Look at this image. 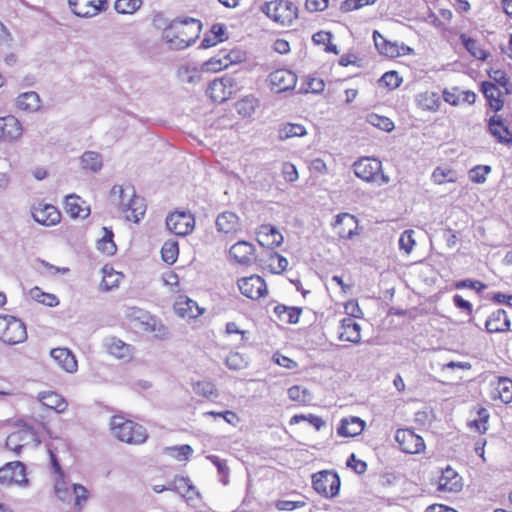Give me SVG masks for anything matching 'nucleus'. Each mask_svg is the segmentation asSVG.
<instances>
[{
	"label": "nucleus",
	"mask_w": 512,
	"mask_h": 512,
	"mask_svg": "<svg viewBox=\"0 0 512 512\" xmlns=\"http://www.w3.org/2000/svg\"><path fill=\"white\" fill-rule=\"evenodd\" d=\"M201 30L202 23L198 19L176 18L164 29L162 37L170 49L183 50L195 43Z\"/></svg>",
	"instance_id": "obj_1"
},
{
	"label": "nucleus",
	"mask_w": 512,
	"mask_h": 512,
	"mask_svg": "<svg viewBox=\"0 0 512 512\" xmlns=\"http://www.w3.org/2000/svg\"><path fill=\"white\" fill-rule=\"evenodd\" d=\"M110 430L119 441L130 445H140L148 438L147 430L142 425L120 415L111 417Z\"/></svg>",
	"instance_id": "obj_2"
},
{
	"label": "nucleus",
	"mask_w": 512,
	"mask_h": 512,
	"mask_svg": "<svg viewBox=\"0 0 512 512\" xmlns=\"http://www.w3.org/2000/svg\"><path fill=\"white\" fill-rule=\"evenodd\" d=\"M260 10L275 23L289 26L297 18L298 8L290 0H271L261 5Z\"/></svg>",
	"instance_id": "obj_3"
},
{
	"label": "nucleus",
	"mask_w": 512,
	"mask_h": 512,
	"mask_svg": "<svg viewBox=\"0 0 512 512\" xmlns=\"http://www.w3.org/2000/svg\"><path fill=\"white\" fill-rule=\"evenodd\" d=\"M340 485V477L334 471L322 470L312 475L314 490L326 498L336 497L339 494Z\"/></svg>",
	"instance_id": "obj_4"
},
{
	"label": "nucleus",
	"mask_w": 512,
	"mask_h": 512,
	"mask_svg": "<svg viewBox=\"0 0 512 512\" xmlns=\"http://www.w3.org/2000/svg\"><path fill=\"white\" fill-rule=\"evenodd\" d=\"M166 226L175 235L186 236L193 231L195 219L191 213L175 211L166 217Z\"/></svg>",
	"instance_id": "obj_5"
},
{
	"label": "nucleus",
	"mask_w": 512,
	"mask_h": 512,
	"mask_svg": "<svg viewBox=\"0 0 512 512\" xmlns=\"http://www.w3.org/2000/svg\"><path fill=\"white\" fill-rule=\"evenodd\" d=\"M355 175L365 182H375L382 171L380 160L372 157H362L353 164Z\"/></svg>",
	"instance_id": "obj_6"
},
{
	"label": "nucleus",
	"mask_w": 512,
	"mask_h": 512,
	"mask_svg": "<svg viewBox=\"0 0 512 512\" xmlns=\"http://www.w3.org/2000/svg\"><path fill=\"white\" fill-rule=\"evenodd\" d=\"M395 440L400 449L407 454H418L425 448L423 438L410 429H398Z\"/></svg>",
	"instance_id": "obj_7"
},
{
	"label": "nucleus",
	"mask_w": 512,
	"mask_h": 512,
	"mask_svg": "<svg viewBox=\"0 0 512 512\" xmlns=\"http://www.w3.org/2000/svg\"><path fill=\"white\" fill-rule=\"evenodd\" d=\"M373 40L379 53L390 58H396L413 52L412 48L404 44L387 40L377 30L373 32Z\"/></svg>",
	"instance_id": "obj_8"
},
{
	"label": "nucleus",
	"mask_w": 512,
	"mask_h": 512,
	"mask_svg": "<svg viewBox=\"0 0 512 512\" xmlns=\"http://www.w3.org/2000/svg\"><path fill=\"white\" fill-rule=\"evenodd\" d=\"M238 288L244 296L253 300L266 296L268 292L264 279L258 275L241 278Z\"/></svg>",
	"instance_id": "obj_9"
},
{
	"label": "nucleus",
	"mask_w": 512,
	"mask_h": 512,
	"mask_svg": "<svg viewBox=\"0 0 512 512\" xmlns=\"http://www.w3.org/2000/svg\"><path fill=\"white\" fill-rule=\"evenodd\" d=\"M231 260L241 266H250L256 261L254 246L246 241H238L229 249Z\"/></svg>",
	"instance_id": "obj_10"
},
{
	"label": "nucleus",
	"mask_w": 512,
	"mask_h": 512,
	"mask_svg": "<svg viewBox=\"0 0 512 512\" xmlns=\"http://www.w3.org/2000/svg\"><path fill=\"white\" fill-rule=\"evenodd\" d=\"M107 0H68L72 12L78 17L96 16L105 9Z\"/></svg>",
	"instance_id": "obj_11"
},
{
	"label": "nucleus",
	"mask_w": 512,
	"mask_h": 512,
	"mask_svg": "<svg viewBox=\"0 0 512 512\" xmlns=\"http://www.w3.org/2000/svg\"><path fill=\"white\" fill-rule=\"evenodd\" d=\"M269 81L272 92L279 94L294 88L297 82V77L289 70L279 69L270 74Z\"/></svg>",
	"instance_id": "obj_12"
},
{
	"label": "nucleus",
	"mask_w": 512,
	"mask_h": 512,
	"mask_svg": "<svg viewBox=\"0 0 512 512\" xmlns=\"http://www.w3.org/2000/svg\"><path fill=\"white\" fill-rule=\"evenodd\" d=\"M22 135V126L19 120L8 115L0 117V141L12 142Z\"/></svg>",
	"instance_id": "obj_13"
},
{
	"label": "nucleus",
	"mask_w": 512,
	"mask_h": 512,
	"mask_svg": "<svg viewBox=\"0 0 512 512\" xmlns=\"http://www.w3.org/2000/svg\"><path fill=\"white\" fill-rule=\"evenodd\" d=\"M283 239L277 228L270 224H263L257 230V242L263 247L273 249L280 246Z\"/></svg>",
	"instance_id": "obj_14"
},
{
	"label": "nucleus",
	"mask_w": 512,
	"mask_h": 512,
	"mask_svg": "<svg viewBox=\"0 0 512 512\" xmlns=\"http://www.w3.org/2000/svg\"><path fill=\"white\" fill-rule=\"evenodd\" d=\"M33 219L44 226H53L60 222L61 214L53 205L46 204L44 206L32 208Z\"/></svg>",
	"instance_id": "obj_15"
},
{
	"label": "nucleus",
	"mask_w": 512,
	"mask_h": 512,
	"mask_svg": "<svg viewBox=\"0 0 512 512\" xmlns=\"http://www.w3.org/2000/svg\"><path fill=\"white\" fill-rule=\"evenodd\" d=\"M335 228L340 238L352 239L357 234L358 221L349 213H341L336 216Z\"/></svg>",
	"instance_id": "obj_16"
},
{
	"label": "nucleus",
	"mask_w": 512,
	"mask_h": 512,
	"mask_svg": "<svg viewBox=\"0 0 512 512\" xmlns=\"http://www.w3.org/2000/svg\"><path fill=\"white\" fill-rule=\"evenodd\" d=\"M462 488L461 478L451 467L442 471L438 479L437 490L440 492H458Z\"/></svg>",
	"instance_id": "obj_17"
},
{
	"label": "nucleus",
	"mask_w": 512,
	"mask_h": 512,
	"mask_svg": "<svg viewBox=\"0 0 512 512\" xmlns=\"http://www.w3.org/2000/svg\"><path fill=\"white\" fill-rule=\"evenodd\" d=\"M26 339V325L20 319L14 317L1 340L6 344L15 345L24 342Z\"/></svg>",
	"instance_id": "obj_18"
},
{
	"label": "nucleus",
	"mask_w": 512,
	"mask_h": 512,
	"mask_svg": "<svg viewBox=\"0 0 512 512\" xmlns=\"http://www.w3.org/2000/svg\"><path fill=\"white\" fill-rule=\"evenodd\" d=\"M486 330L490 333L506 332L510 329V320L504 309L492 312L485 322Z\"/></svg>",
	"instance_id": "obj_19"
},
{
	"label": "nucleus",
	"mask_w": 512,
	"mask_h": 512,
	"mask_svg": "<svg viewBox=\"0 0 512 512\" xmlns=\"http://www.w3.org/2000/svg\"><path fill=\"white\" fill-rule=\"evenodd\" d=\"M131 194L129 195L128 202L121 201L120 205L123 210H130L131 216H127L129 220H133L135 223L139 222L140 218L145 214L146 205L144 199L135 194L134 188H131Z\"/></svg>",
	"instance_id": "obj_20"
},
{
	"label": "nucleus",
	"mask_w": 512,
	"mask_h": 512,
	"mask_svg": "<svg viewBox=\"0 0 512 512\" xmlns=\"http://www.w3.org/2000/svg\"><path fill=\"white\" fill-rule=\"evenodd\" d=\"M361 326L353 318L346 317L341 320L339 339L342 341L359 343L361 340Z\"/></svg>",
	"instance_id": "obj_21"
},
{
	"label": "nucleus",
	"mask_w": 512,
	"mask_h": 512,
	"mask_svg": "<svg viewBox=\"0 0 512 512\" xmlns=\"http://www.w3.org/2000/svg\"><path fill=\"white\" fill-rule=\"evenodd\" d=\"M173 308L178 316L188 319L196 318L203 312L195 301L186 296H179Z\"/></svg>",
	"instance_id": "obj_22"
},
{
	"label": "nucleus",
	"mask_w": 512,
	"mask_h": 512,
	"mask_svg": "<svg viewBox=\"0 0 512 512\" xmlns=\"http://www.w3.org/2000/svg\"><path fill=\"white\" fill-rule=\"evenodd\" d=\"M364 427L365 422L362 419L351 416L341 420L337 433L341 437H355L363 432Z\"/></svg>",
	"instance_id": "obj_23"
},
{
	"label": "nucleus",
	"mask_w": 512,
	"mask_h": 512,
	"mask_svg": "<svg viewBox=\"0 0 512 512\" xmlns=\"http://www.w3.org/2000/svg\"><path fill=\"white\" fill-rule=\"evenodd\" d=\"M51 357L66 372L73 373L77 370V361L71 351L67 348H54L51 350Z\"/></svg>",
	"instance_id": "obj_24"
},
{
	"label": "nucleus",
	"mask_w": 512,
	"mask_h": 512,
	"mask_svg": "<svg viewBox=\"0 0 512 512\" xmlns=\"http://www.w3.org/2000/svg\"><path fill=\"white\" fill-rule=\"evenodd\" d=\"M106 351L118 359H130L132 357L131 346L116 337L105 339Z\"/></svg>",
	"instance_id": "obj_25"
},
{
	"label": "nucleus",
	"mask_w": 512,
	"mask_h": 512,
	"mask_svg": "<svg viewBox=\"0 0 512 512\" xmlns=\"http://www.w3.org/2000/svg\"><path fill=\"white\" fill-rule=\"evenodd\" d=\"M306 134V128L299 123L285 122L281 123L277 128V138L280 141H285L293 137H303Z\"/></svg>",
	"instance_id": "obj_26"
},
{
	"label": "nucleus",
	"mask_w": 512,
	"mask_h": 512,
	"mask_svg": "<svg viewBox=\"0 0 512 512\" xmlns=\"http://www.w3.org/2000/svg\"><path fill=\"white\" fill-rule=\"evenodd\" d=\"M490 133L500 142L512 145V137H507L510 132L504 126L500 116H492L488 123Z\"/></svg>",
	"instance_id": "obj_27"
},
{
	"label": "nucleus",
	"mask_w": 512,
	"mask_h": 512,
	"mask_svg": "<svg viewBox=\"0 0 512 512\" xmlns=\"http://www.w3.org/2000/svg\"><path fill=\"white\" fill-rule=\"evenodd\" d=\"M167 489L175 491L183 497L192 498V493L198 495L199 493L195 490V487L191 483L190 479L183 476H176L174 480L168 485Z\"/></svg>",
	"instance_id": "obj_28"
},
{
	"label": "nucleus",
	"mask_w": 512,
	"mask_h": 512,
	"mask_svg": "<svg viewBox=\"0 0 512 512\" xmlns=\"http://www.w3.org/2000/svg\"><path fill=\"white\" fill-rule=\"evenodd\" d=\"M80 201L81 199L79 196L74 194L68 195L65 201L66 211L73 218L79 217L85 219L90 214V209L89 207H82L80 205Z\"/></svg>",
	"instance_id": "obj_29"
},
{
	"label": "nucleus",
	"mask_w": 512,
	"mask_h": 512,
	"mask_svg": "<svg viewBox=\"0 0 512 512\" xmlns=\"http://www.w3.org/2000/svg\"><path fill=\"white\" fill-rule=\"evenodd\" d=\"M40 401L42 404L57 413L64 412L67 408V402L65 399L56 392H45L41 395Z\"/></svg>",
	"instance_id": "obj_30"
},
{
	"label": "nucleus",
	"mask_w": 512,
	"mask_h": 512,
	"mask_svg": "<svg viewBox=\"0 0 512 512\" xmlns=\"http://www.w3.org/2000/svg\"><path fill=\"white\" fill-rule=\"evenodd\" d=\"M274 312L280 321L287 324H296L299 321L302 310L297 307L277 305L274 308Z\"/></svg>",
	"instance_id": "obj_31"
},
{
	"label": "nucleus",
	"mask_w": 512,
	"mask_h": 512,
	"mask_svg": "<svg viewBox=\"0 0 512 512\" xmlns=\"http://www.w3.org/2000/svg\"><path fill=\"white\" fill-rule=\"evenodd\" d=\"M81 166L84 170L97 173L102 169L103 159L100 153L95 151H86L81 156Z\"/></svg>",
	"instance_id": "obj_32"
},
{
	"label": "nucleus",
	"mask_w": 512,
	"mask_h": 512,
	"mask_svg": "<svg viewBox=\"0 0 512 512\" xmlns=\"http://www.w3.org/2000/svg\"><path fill=\"white\" fill-rule=\"evenodd\" d=\"M224 34V26L222 24H214L211 30L205 34L201 41L200 48L207 49L214 47L217 43L222 42Z\"/></svg>",
	"instance_id": "obj_33"
},
{
	"label": "nucleus",
	"mask_w": 512,
	"mask_h": 512,
	"mask_svg": "<svg viewBox=\"0 0 512 512\" xmlns=\"http://www.w3.org/2000/svg\"><path fill=\"white\" fill-rule=\"evenodd\" d=\"M103 231V237L97 241V248L107 255H113L117 250V247L113 241V231L107 227H103Z\"/></svg>",
	"instance_id": "obj_34"
},
{
	"label": "nucleus",
	"mask_w": 512,
	"mask_h": 512,
	"mask_svg": "<svg viewBox=\"0 0 512 512\" xmlns=\"http://www.w3.org/2000/svg\"><path fill=\"white\" fill-rule=\"evenodd\" d=\"M259 101L258 98H240L235 104L234 109L236 112L243 116L249 117L251 116L256 107H258Z\"/></svg>",
	"instance_id": "obj_35"
},
{
	"label": "nucleus",
	"mask_w": 512,
	"mask_h": 512,
	"mask_svg": "<svg viewBox=\"0 0 512 512\" xmlns=\"http://www.w3.org/2000/svg\"><path fill=\"white\" fill-rule=\"evenodd\" d=\"M179 254L178 242L175 240H167L161 249V256L167 264L176 262Z\"/></svg>",
	"instance_id": "obj_36"
},
{
	"label": "nucleus",
	"mask_w": 512,
	"mask_h": 512,
	"mask_svg": "<svg viewBox=\"0 0 512 512\" xmlns=\"http://www.w3.org/2000/svg\"><path fill=\"white\" fill-rule=\"evenodd\" d=\"M192 452H193V449L188 444L164 448V454L171 456V457L177 459L178 461L188 460V458L192 454Z\"/></svg>",
	"instance_id": "obj_37"
},
{
	"label": "nucleus",
	"mask_w": 512,
	"mask_h": 512,
	"mask_svg": "<svg viewBox=\"0 0 512 512\" xmlns=\"http://www.w3.org/2000/svg\"><path fill=\"white\" fill-rule=\"evenodd\" d=\"M30 295L34 300L48 307H55L59 304V300L54 294L45 293L38 287L32 288Z\"/></svg>",
	"instance_id": "obj_38"
},
{
	"label": "nucleus",
	"mask_w": 512,
	"mask_h": 512,
	"mask_svg": "<svg viewBox=\"0 0 512 512\" xmlns=\"http://www.w3.org/2000/svg\"><path fill=\"white\" fill-rule=\"evenodd\" d=\"M288 397L292 401L309 403L312 400V394L308 389L300 385H294L287 391Z\"/></svg>",
	"instance_id": "obj_39"
},
{
	"label": "nucleus",
	"mask_w": 512,
	"mask_h": 512,
	"mask_svg": "<svg viewBox=\"0 0 512 512\" xmlns=\"http://www.w3.org/2000/svg\"><path fill=\"white\" fill-rule=\"evenodd\" d=\"M460 39H461L464 47L472 54L473 57L480 59V60L486 59V57H487L486 51L483 50L482 48H480V46L478 45L476 40L469 38L464 34H462L460 36Z\"/></svg>",
	"instance_id": "obj_40"
},
{
	"label": "nucleus",
	"mask_w": 512,
	"mask_h": 512,
	"mask_svg": "<svg viewBox=\"0 0 512 512\" xmlns=\"http://www.w3.org/2000/svg\"><path fill=\"white\" fill-rule=\"evenodd\" d=\"M366 121L372 126L377 127L385 132H390L394 129V123L389 118L380 116L378 114H368Z\"/></svg>",
	"instance_id": "obj_41"
},
{
	"label": "nucleus",
	"mask_w": 512,
	"mask_h": 512,
	"mask_svg": "<svg viewBox=\"0 0 512 512\" xmlns=\"http://www.w3.org/2000/svg\"><path fill=\"white\" fill-rule=\"evenodd\" d=\"M142 5V0H117L114 8L120 14H132Z\"/></svg>",
	"instance_id": "obj_42"
},
{
	"label": "nucleus",
	"mask_w": 512,
	"mask_h": 512,
	"mask_svg": "<svg viewBox=\"0 0 512 512\" xmlns=\"http://www.w3.org/2000/svg\"><path fill=\"white\" fill-rule=\"evenodd\" d=\"M324 87H325V84L322 79L315 78V77H309V78H307L306 82L303 84V86L299 90V93L319 94V93L323 92Z\"/></svg>",
	"instance_id": "obj_43"
},
{
	"label": "nucleus",
	"mask_w": 512,
	"mask_h": 512,
	"mask_svg": "<svg viewBox=\"0 0 512 512\" xmlns=\"http://www.w3.org/2000/svg\"><path fill=\"white\" fill-rule=\"evenodd\" d=\"M499 397L504 403L512 401V380L509 378H500L497 385Z\"/></svg>",
	"instance_id": "obj_44"
},
{
	"label": "nucleus",
	"mask_w": 512,
	"mask_h": 512,
	"mask_svg": "<svg viewBox=\"0 0 512 512\" xmlns=\"http://www.w3.org/2000/svg\"><path fill=\"white\" fill-rule=\"evenodd\" d=\"M478 419H475L469 423L471 428H475L479 433H485L487 431V422L489 419V413L487 409L479 407L477 410Z\"/></svg>",
	"instance_id": "obj_45"
},
{
	"label": "nucleus",
	"mask_w": 512,
	"mask_h": 512,
	"mask_svg": "<svg viewBox=\"0 0 512 512\" xmlns=\"http://www.w3.org/2000/svg\"><path fill=\"white\" fill-rule=\"evenodd\" d=\"M16 105L25 112L33 113L41 109V98H17Z\"/></svg>",
	"instance_id": "obj_46"
},
{
	"label": "nucleus",
	"mask_w": 512,
	"mask_h": 512,
	"mask_svg": "<svg viewBox=\"0 0 512 512\" xmlns=\"http://www.w3.org/2000/svg\"><path fill=\"white\" fill-rule=\"evenodd\" d=\"M301 421H308L312 426L316 428V430H320L325 425V421L321 417L313 414H309L307 416L302 414L294 415L290 419V424H297Z\"/></svg>",
	"instance_id": "obj_47"
},
{
	"label": "nucleus",
	"mask_w": 512,
	"mask_h": 512,
	"mask_svg": "<svg viewBox=\"0 0 512 512\" xmlns=\"http://www.w3.org/2000/svg\"><path fill=\"white\" fill-rule=\"evenodd\" d=\"M491 167L488 165H478L469 171L470 180L481 184L486 181V176L490 173Z\"/></svg>",
	"instance_id": "obj_48"
},
{
	"label": "nucleus",
	"mask_w": 512,
	"mask_h": 512,
	"mask_svg": "<svg viewBox=\"0 0 512 512\" xmlns=\"http://www.w3.org/2000/svg\"><path fill=\"white\" fill-rule=\"evenodd\" d=\"M12 469H13V477L15 478L14 483L17 485H22V486L28 485L25 464L20 461H13Z\"/></svg>",
	"instance_id": "obj_49"
},
{
	"label": "nucleus",
	"mask_w": 512,
	"mask_h": 512,
	"mask_svg": "<svg viewBox=\"0 0 512 512\" xmlns=\"http://www.w3.org/2000/svg\"><path fill=\"white\" fill-rule=\"evenodd\" d=\"M432 180L438 185L444 184L445 182H455L453 171L450 169H443L441 167H437L433 171Z\"/></svg>",
	"instance_id": "obj_50"
},
{
	"label": "nucleus",
	"mask_w": 512,
	"mask_h": 512,
	"mask_svg": "<svg viewBox=\"0 0 512 512\" xmlns=\"http://www.w3.org/2000/svg\"><path fill=\"white\" fill-rule=\"evenodd\" d=\"M413 233V230H405L399 238V248L407 254L411 253L415 245Z\"/></svg>",
	"instance_id": "obj_51"
},
{
	"label": "nucleus",
	"mask_w": 512,
	"mask_h": 512,
	"mask_svg": "<svg viewBox=\"0 0 512 512\" xmlns=\"http://www.w3.org/2000/svg\"><path fill=\"white\" fill-rule=\"evenodd\" d=\"M401 82L402 79L399 77L396 71H388L380 79V83L389 89H395L399 87Z\"/></svg>",
	"instance_id": "obj_52"
},
{
	"label": "nucleus",
	"mask_w": 512,
	"mask_h": 512,
	"mask_svg": "<svg viewBox=\"0 0 512 512\" xmlns=\"http://www.w3.org/2000/svg\"><path fill=\"white\" fill-rule=\"evenodd\" d=\"M376 1L377 0H345L341 5V9L345 12H349L367 5H373Z\"/></svg>",
	"instance_id": "obj_53"
},
{
	"label": "nucleus",
	"mask_w": 512,
	"mask_h": 512,
	"mask_svg": "<svg viewBox=\"0 0 512 512\" xmlns=\"http://www.w3.org/2000/svg\"><path fill=\"white\" fill-rule=\"evenodd\" d=\"M272 271L274 273L283 272L288 266V260L278 253H273L270 257Z\"/></svg>",
	"instance_id": "obj_54"
},
{
	"label": "nucleus",
	"mask_w": 512,
	"mask_h": 512,
	"mask_svg": "<svg viewBox=\"0 0 512 512\" xmlns=\"http://www.w3.org/2000/svg\"><path fill=\"white\" fill-rule=\"evenodd\" d=\"M417 105L423 109L430 112H435L440 107V98H417Z\"/></svg>",
	"instance_id": "obj_55"
},
{
	"label": "nucleus",
	"mask_w": 512,
	"mask_h": 512,
	"mask_svg": "<svg viewBox=\"0 0 512 512\" xmlns=\"http://www.w3.org/2000/svg\"><path fill=\"white\" fill-rule=\"evenodd\" d=\"M486 287L487 286L481 281L472 279H464L455 283L456 289L470 288L476 290L477 292L483 291L484 289H486Z\"/></svg>",
	"instance_id": "obj_56"
},
{
	"label": "nucleus",
	"mask_w": 512,
	"mask_h": 512,
	"mask_svg": "<svg viewBox=\"0 0 512 512\" xmlns=\"http://www.w3.org/2000/svg\"><path fill=\"white\" fill-rule=\"evenodd\" d=\"M55 493L59 500L65 502L71 499L70 491L62 478H57L55 483Z\"/></svg>",
	"instance_id": "obj_57"
},
{
	"label": "nucleus",
	"mask_w": 512,
	"mask_h": 512,
	"mask_svg": "<svg viewBox=\"0 0 512 512\" xmlns=\"http://www.w3.org/2000/svg\"><path fill=\"white\" fill-rule=\"evenodd\" d=\"M13 462L6 463L0 468V483L4 485L15 484L13 477Z\"/></svg>",
	"instance_id": "obj_58"
},
{
	"label": "nucleus",
	"mask_w": 512,
	"mask_h": 512,
	"mask_svg": "<svg viewBox=\"0 0 512 512\" xmlns=\"http://www.w3.org/2000/svg\"><path fill=\"white\" fill-rule=\"evenodd\" d=\"M226 366L231 369L238 370L246 366V360L238 352L231 353L226 357Z\"/></svg>",
	"instance_id": "obj_59"
},
{
	"label": "nucleus",
	"mask_w": 512,
	"mask_h": 512,
	"mask_svg": "<svg viewBox=\"0 0 512 512\" xmlns=\"http://www.w3.org/2000/svg\"><path fill=\"white\" fill-rule=\"evenodd\" d=\"M238 216L234 213H228L226 212V235L230 233H237L239 230H241L240 224L238 222Z\"/></svg>",
	"instance_id": "obj_60"
},
{
	"label": "nucleus",
	"mask_w": 512,
	"mask_h": 512,
	"mask_svg": "<svg viewBox=\"0 0 512 512\" xmlns=\"http://www.w3.org/2000/svg\"><path fill=\"white\" fill-rule=\"evenodd\" d=\"M282 175L288 182H295L298 179V172L294 164L285 162L282 165Z\"/></svg>",
	"instance_id": "obj_61"
},
{
	"label": "nucleus",
	"mask_w": 512,
	"mask_h": 512,
	"mask_svg": "<svg viewBox=\"0 0 512 512\" xmlns=\"http://www.w3.org/2000/svg\"><path fill=\"white\" fill-rule=\"evenodd\" d=\"M73 494L75 495V506H81L88 499V490L81 484H73Z\"/></svg>",
	"instance_id": "obj_62"
},
{
	"label": "nucleus",
	"mask_w": 512,
	"mask_h": 512,
	"mask_svg": "<svg viewBox=\"0 0 512 512\" xmlns=\"http://www.w3.org/2000/svg\"><path fill=\"white\" fill-rule=\"evenodd\" d=\"M223 69L222 59L213 57L204 62L201 67L202 72H218Z\"/></svg>",
	"instance_id": "obj_63"
},
{
	"label": "nucleus",
	"mask_w": 512,
	"mask_h": 512,
	"mask_svg": "<svg viewBox=\"0 0 512 512\" xmlns=\"http://www.w3.org/2000/svg\"><path fill=\"white\" fill-rule=\"evenodd\" d=\"M347 466L352 468L357 474H363L367 470V464L356 458L355 454H351L347 460Z\"/></svg>",
	"instance_id": "obj_64"
}]
</instances>
